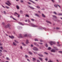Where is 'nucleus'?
I'll return each instance as SVG.
<instances>
[{"mask_svg":"<svg viewBox=\"0 0 62 62\" xmlns=\"http://www.w3.org/2000/svg\"><path fill=\"white\" fill-rule=\"evenodd\" d=\"M6 4L8 6H10V5H11V4L9 2V1H7V3L6 2Z\"/></svg>","mask_w":62,"mask_h":62,"instance_id":"f257e3e1","label":"nucleus"},{"mask_svg":"<svg viewBox=\"0 0 62 62\" xmlns=\"http://www.w3.org/2000/svg\"><path fill=\"white\" fill-rule=\"evenodd\" d=\"M31 25L32 26L34 27H38V26L35 25L34 24L32 23H31Z\"/></svg>","mask_w":62,"mask_h":62,"instance_id":"f03ea898","label":"nucleus"},{"mask_svg":"<svg viewBox=\"0 0 62 62\" xmlns=\"http://www.w3.org/2000/svg\"><path fill=\"white\" fill-rule=\"evenodd\" d=\"M33 49L34 51H39V49L36 47H34L33 48Z\"/></svg>","mask_w":62,"mask_h":62,"instance_id":"7ed1b4c3","label":"nucleus"},{"mask_svg":"<svg viewBox=\"0 0 62 62\" xmlns=\"http://www.w3.org/2000/svg\"><path fill=\"white\" fill-rule=\"evenodd\" d=\"M50 43L51 45H52L53 44H55V42L51 41L50 42Z\"/></svg>","mask_w":62,"mask_h":62,"instance_id":"20e7f679","label":"nucleus"},{"mask_svg":"<svg viewBox=\"0 0 62 62\" xmlns=\"http://www.w3.org/2000/svg\"><path fill=\"white\" fill-rule=\"evenodd\" d=\"M10 26H11V25L10 24H8L7 25H6V28H7L8 27H9Z\"/></svg>","mask_w":62,"mask_h":62,"instance_id":"39448f33","label":"nucleus"},{"mask_svg":"<svg viewBox=\"0 0 62 62\" xmlns=\"http://www.w3.org/2000/svg\"><path fill=\"white\" fill-rule=\"evenodd\" d=\"M15 14H17V15L18 16H17V17H18V18H19V17H20V15L19 14L17 13L16 12H15V13L14 14V15L16 16V15H15Z\"/></svg>","mask_w":62,"mask_h":62,"instance_id":"423d86ee","label":"nucleus"},{"mask_svg":"<svg viewBox=\"0 0 62 62\" xmlns=\"http://www.w3.org/2000/svg\"><path fill=\"white\" fill-rule=\"evenodd\" d=\"M34 44L35 45V46H37V47H39V45L38 44H37L36 42L34 43Z\"/></svg>","mask_w":62,"mask_h":62,"instance_id":"0eeeda50","label":"nucleus"},{"mask_svg":"<svg viewBox=\"0 0 62 62\" xmlns=\"http://www.w3.org/2000/svg\"><path fill=\"white\" fill-rule=\"evenodd\" d=\"M54 6L55 7V8L57 7V6H58V7H59V8H60V6H59L58 5L55 4V5H54Z\"/></svg>","mask_w":62,"mask_h":62,"instance_id":"6e6552de","label":"nucleus"},{"mask_svg":"<svg viewBox=\"0 0 62 62\" xmlns=\"http://www.w3.org/2000/svg\"><path fill=\"white\" fill-rule=\"evenodd\" d=\"M51 52H55V50L54 49H52L51 50Z\"/></svg>","mask_w":62,"mask_h":62,"instance_id":"1a4fd4ad","label":"nucleus"},{"mask_svg":"<svg viewBox=\"0 0 62 62\" xmlns=\"http://www.w3.org/2000/svg\"><path fill=\"white\" fill-rule=\"evenodd\" d=\"M9 38H11V39H13L14 38V36H9Z\"/></svg>","mask_w":62,"mask_h":62,"instance_id":"9d476101","label":"nucleus"},{"mask_svg":"<svg viewBox=\"0 0 62 62\" xmlns=\"http://www.w3.org/2000/svg\"><path fill=\"white\" fill-rule=\"evenodd\" d=\"M17 28L19 29H22V27H19V26H18L17 27Z\"/></svg>","mask_w":62,"mask_h":62,"instance_id":"9b49d317","label":"nucleus"},{"mask_svg":"<svg viewBox=\"0 0 62 62\" xmlns=\"http://www.w3.org/2000/svg\"><path fill=\"white\" fill-rule=\"evenodd\" d=\"M28 43H29V41L27 39L26 43V44H28Z\"/></svg>","mask_w":62,"mask_h":62,"instance_id":"f8f14e48","label":"nucleus"},{"mask_svg":"<svg viewBox=\"0 0 62 62\" xmlns=\"http://www.w3.org/2000/svg\"><path fill=\"white\" fill-rule=\"evenodd\" d=\"M39 55L40 56H41V57H43V55H42L40 54H39Z\"/></svg>","mask_w":62,"mask_h":62,"instance_id":"ddd939ff","label":"nucleus"},{"mask_svg":"<svg viewBox=\"0 0 62 62\" xmlns=\"http://www.w3.org/2000/svg\"><path fill=\"white\" fill-rule=\"evenodd\" d=\"M35 15L36 16H37V17H39V15L38 14H35Z\"/></svg>","mask_w":62,"mask_h":62,"instance_id":"4468645a","label":"nucleus"},{"mask_svg":"<svg viewBox=\"0 0 62 62\" xmlns=\"http://www.w3.org/2000/svg\"><path fill=\"white\" fill-rule=\"evenodd\" d=\"M13 45L15 46H16V45H17V44H16L15 42H13Z\"/></svg>","mask_w":62,"mask_h":62,"instance_id":"2eb2a0df","label":"nucleus"},{"mask_svg":"<svg viewBox=\"0 0 62 62\" xmlns=\"http://www.w3.org/2000/svg\"><path fill=\"white\" fill-rule=\"evenodd\" d=\"M18 23L19 24H20L21 25H24L22 23H21L20 22H19Z\"/></svg>","mask_w":62,"mask_h":62,"instance_id":"dca6fc26","label":"nucleus"},{"mask_svg":"<svg viewBox=\"0 0 62 62\" xmlns=\"http://www.w3.org/2000/svg\"><path fill=\"white\" fill-rule=\"evenodd\" d=\"M16 8L17 9H19V8H20L19 7V6H18L17 5L16 6Z\"/></svg>","mask_w":62,"mask_h":62,"instance_id":"f3484780","label":"nucleus"},{"mask_svg":"<svg viewBox=\"0 0 62 62\" xmlns=\"http://www.w3.org/2000/svg\"><path fill=\"white\" fill-rule=\"evenodd\" d=\"M53 48H54V49H55V50H57V49H56V47L53 46Z\"/></svg>","mask_w":62,"mask_h":62,"instance_id":"a211bd4d","label":"nucleus"},{"mask_svg":"<svg viewBox=\"0 0 62 62\" xmlns=\"http://www.w3.org/2000/svg\"><path fill=\"white\" fill-rule=\"evenodd\" d=\"M0 48L1 50H2L4 49V48L2 46H0Z\"/></svg>","mask_w":62,"mask_h":62,"instance_id":"6ab92c4d","label":"nucleus"},{"mask_svg":"<svg viewBox=\"0 0 62 62\" xmlns=\"http://www.w3.org/2000/svg\"><path fill=\"white\" fill-rule=\"evenodd\" d=\"M39 59H40V60H41V61H42V58L40 57H39Z\"/></svg>","mask_w":62,"mask_h":62,"instance_id":"aec40b11","label":"nucleus"},{"mask_svg":"<svg viewBox=\"0 0 62 62\" xmlns=\"http://www.w3.org/2000/svg\"><path fill=\"white\" fill-rule=\"evenodd\" d=\"M29 7L30 8H31V9H34V8H33L31 6H29Z\"/></svg>","mask_w":62,"mask_h":62,"instance_id":"412c9836","label":"nucleus"},{"mask_svg":"<svg viewBox=\"0 0 62 62\" xmlns=\"http://www.w3.org/2000/svg\"><path fill=\"white\" fill-rule=\"evenodd\" d=\"M28 53L29 54H32V53H31L30 51Z\"/></svg>","mask_w":62,"mask_h":62,"instance_id":"4be33fe9","label":"nucleus"},{"mask_svg":"<svg viewBox=\"0 0 62 62\" xmlns=\"http://www.w3.org/2000/svg\"><path fill=\"white\" fill-rule=\"evenodd\" d=\"M14 41H15V42H16L17 43H19V42L18 41H17L16 40H15Z\"/></svg>","mask_w":62,"mask_h":62,"instance_id":"5701e85b","label":"nucleus"},{"mask_svg":"<svg viewBox=\"0 0 62 62\" xmlns=\"http://www.w3.org/2000/svg\"><path fill=\"white\" fill-rule=\"evenodd\" d=\"M20 13L21 14H22L23 13V12L22 10H20Z\"/></svg>","mask_w":62,"mask_h":62,"instance_id":"b1692460","label":"nucleus"},{"mask_svg":"<svg viewBox=\"0 0 62 62\" xmlns=\"http://www.w3.org/2000/svg\"><path fill=\"white\" fill-rule=\"evenodd\" d=\"M58 14V15H62V13H59Z\"/></svg>","mask_w":62,"mask_h":62,"instance_id":"393cba45","label":"nucleus"},{"mask_svg":"<svg viewBox=\"0 0 62 62\" xmlns=\"http://www.w3.org/2000/svg\"><path fill=\"white\" fill-rule=\"evenodd\" d=\"M46 22H47L48 23H51V22H50L48 21H46Z\"/></svg>","mask_w":62,"mask_h":62,"instance_id":"a878e982","label":"nucleus"},{"mask_svg":"<svg viewBox=\"0 0 62 62\" xmlns=\"http://www.w3.org/2000/svg\"><path fill=\"white\" fill-rule=\"evenodd\" d=\"M23 24L24 25H29V24L26 23H24Z\"/></svg>","mask_w":62,"mask_h":62,"instance_id":"bb28decb","label":"nucleus"},{"mask_svg":"<svg viewBox=\"0 0 62 62\" xmlns=\"http://www.w3.org/2000/svg\"><path fill=\"white\" fill-rule=\"evenodd\" d=\"M18 38H23V37L22 36V35H21L19 37H18Z\"/></svg>","mask_w":62,"mask_h":62,"instance_id":"cd10ccee","label":"nucleus"},{"mask_svg":"<svg viewBox=\"0 0 62 62\" xmlns=\"http://www.w3.org/2000/svg\"><path fill=\"white\" fill-rule=\"evenodd\" d=\"M53 16L54 18H56V16Z\"/></svg>","mask_w":62,"mask_h":62,"instance_id":"c85d7f7f","label":"nucleus"},{"mask_svg":"<svg viewBox=\"0 0 62 62\" xmlns=\"http://www.w3.org/2000/svg\"><path fill=\"white\" fill-rule=\"evenodd\" d=\"M33 59L34 61L36 60V59L35 58H33Z\"/></svg>","mask_w":62,"mask_h":62,"instance_id":"c756f323","label":"nucleus"},{"mask_svg":"<svg viewBox=\"0 0 62 62\" xmlns=\"http://www.w3.org/2000/svg\"><path fill=\"white\" fill-rule=\"evenodd\" d=\"M20 48L22 50H23V47H22V46H21L20 47Z\"/></svg>","mask_w":62,"mask_h":62,"instance_id":"7c9ffc66","label":"nucleus"},{"mask_svg":"<svg viewBox=\"0 0 62 62\" xmlns=\"http://www.w3.org/2000/svg\"><path fill=\"white\" fill-rule=\"evenodd\" d=\"M35 41H38V39H35Z\"/></svg>","mask_w":62,"mask_h":62,"instance_id":"2f4dec72","label":"nucleus"},{"mask_svg":"<svg viewBox=\"0 0 62 62\" xmlns=\"http://www.w3.org/2000/svg\"><path fill=\"white\" fill-rule=\"evenodd\" d=\"M22 44L23 45V46H25V45L24 44V43H22Z\"/></svg>","mask_w":62,"mask_h":62,"instance_id":"473e14b6","label":"nucleus"},{"mask_svg":"<svg viewBox=\"0 0 62 62\" xmlns=\"http://www.w3.org/2000/svg\"><path fill=\"white\" fill-rule=\"evenodd\" d=\"M37 8H40V7H39L38 6H37Z\"/></svg>","mask_w":62,"mask_h":62,"instance_id":"72a5a7b5","label":"nucleus"},{"mask_svg":"<svg viewBox=\"0 0 62 62\" xmlns=\"http://www.w3.org/2000/svg\"><path fill=\"white\" fill-rule=\"evenodd\" d=\"M51 47H49L48 48V50H51Z\"/></svg>","mask_w":62,"mask_h":62,"instance_id":"f704fd0d","label":"nucleus"},{"mask_svg":"<svg viewBox=\"0 0 62 62\" xmlns=\"http://www.w3.org/2000/svg\"><path fill=\"white\" fill-rule=\"evenodd\" d=\"M31 21H32L33 22H34V19H31Z\"/></svg>","mask_w":62,"mask_h":62,"instance_id":"c9c22d12","label":"nucleus"},{"mask_svg":"<svg viewBox=\"0 0 62 62\" xmlns=\"http://www.w3.org/2000/svg\"><path fill=\"white\" fill-rule=\"evenodd\" d=\"M38 43L39 44H41V45H42L43 44L42 43Z\"/></svg>","mask_w":62,"mask_h":62,"instance_id":"e433bc0d","label":"nucleus"},{"mask_svg":"<svg viewBox=\"0 0 62 62\" xmlns=\"http://www.w3.org/2000/svg\"><path fill=\"white\" fill-rule=\"evenodd\" d=\"M3 51L4 52H7V50H4Z\"/></svg>","mask_w":62,"mask_h":62,"instance_id":"4c0bfd02","label":"nucleus"},{"mask_svg":"<svg viewBox=\"0 0 62 62\" xmlns=\"http://www.w3.org/2000/svg\"><path fill=\"white\" fill-rule=\"evenodd\" d=\"M42 16L43 17H45V16L43 14H42Z\"/></svg>","mask_w":62,"mask_h":62,"instance_id":"58836bf2","label":"nucleus"},{"mask_svg":"<svg viewBox=\"0 0 62 62\" xmlns=\"http://www.w3.org/2000/svg\"><path fill=\"white\" fill-rule=\"evenodd\" d=\"M5 7L7 8H9L7 6H5Z\"/></svg>","mask_w":62,"mask_h":62,"instance_id":"ea45409f","label":"nucleus"},{"mask_svg":"<svg viewBox=\"0 0 62 62\" xmlns=\"http://www.w3.org/2000/svg\"><path fill=\"white\" fill-rule=\"evenodd\" d=\"M26 17H29V16H28V15H26Z\"/></svg>","mask_w":62,"mask_h":62,"instance_id":"a19ab883","label":"nucleus"},{"mask_svg":"<svg viewBox=\"0 0 62 62\" xmlns=\"http://www.w3.org/2000/svg\"><path fill=\"white\" fill-rule=\"evenodd\" d=\"M25 57L26 58H27V57H28V56H27L26 55H25Z\"/></svg>","mask_w":62,"mask_h":62,"instance_id":"79ce46f5","label":"nucleus"},{"mask_svg":"<svg viewBox=\"0 0 62 62\" xmlns=\"http://www.w3.org/2000/svg\"><path fill=\"white\" fill-rule=\"evenodd\" d=\"M2 53L1 52H0V56H2Z\"/></svg>","mask_w":62,"mask_h":62,"instance_id":"37998d69","label":"nucleus"},{"mask_svg":"<svg viewBox=\"0 0 62 62\" xmlns=\"http://www.w3.org/2000/svg\"><path fill=\"white\" fill-rule=\"evenodd\" d=\"M27 60L29 61V62H30V61L29 59H27Z\"/></svg>","mask_w":62,"mask_h":62,"instance_id":"c03bdc74","label":"nucleus"},{"mask_svg":"<svg viewBox=\"0 0 62 62\" xmlns=\"http://www.w3.org/2000/svg\"><path fill=\"white\" fill-rule=\"evenodd\" d=\"M6 59H7V60H9V58L8 57L6 58Z\"/></svg>","mask_w":62,"mask_h":62,"instance_id":"a18cd8bd","label":"nucleus"},{"mask_svg":"<svg viewBox=\"0 0 62 62\" xmlns=\"http://www.w3.org/2000/svg\"><path fill=\"white\" fill-rule=\"evenodd\" d=\"M54 13V14H56V12H53Z\"/></svg>","mask_w":62,"mask_h":62,"instance_id":"49530a36","label":"nucleus"},{"mask_svg":"<svg viewBox=\"0 0 62 62\" xmlns=\"http://www.w3.org/2000/svg\"><path fill=\"white\" fill-rule=\"evenodd\" d=\"M45 46L46 47H48V45H47V44H46L45 45Z\"/></svg>","mask_w":62,"mask_h":62,"instance_id":"de8ad7c7","label":"nucleus"},{"mask_svg":"<svg viewBox=\"0 0 62 62\" xmlns=\"http://www.w3.org/2000/svg\"><path fill=\"white\" fill-rule=\"evenodd\" d=\"M30 1H31V2H32V3H35V2H33V1L31 0H30Z\"/></svg>","mask_w":62,"mask_h":62,"instance_id":"09e8293b","label":"nucleus"},{"mask_svg":"<svg viewBox=\"0 0 62 62\" xmlns=\"http://www.w3.org/2000/svg\"><path fill=\"white\" fill-rule=\"evenodd\" d=\"M59 52L60 53H62V51H59Z\"/></svg>","mask_w":62,"mask_h":62,"instance_id":"8fccbe9b","label":"nucleus"},{"mask_svg":"<svg viewBox=\"0 0 62 62\" xmlns=\"http://www.w3.org/2000/svg\"><path fill=\"white\" fill-rule=\"evenodd\" d=\"M44 54H48V53H46V52H45L44 53Z\"/></svg>","mask_w":62,"mask_h":62,"instance_id":"3c124183","label":"nucleus"},{"mask_svg":"<svg viewBox=\"0 0 62 62\" xmlns=\"http://www.w3.org/2000/svg\"><path fill=\"white\" fill-rule=\"evenodd\" d=\"M51 1H52V2H53H53H54V0H51Z\"/></svg>","mask_w":62,"mask_h":62,"instance_id":"603ef678","label":"nucleus"},{"mask_svg":"<svg viewBox=\"0 0 62 62\" xmlns=\"http://www.w3.org/2000/svg\"><path fill=\"white\" fill-rule=\"evenodd\" d=\"M40 42H42L43 41L42 40H40Z\"/></svg>","mask_w":62,"mask_h":62,"instance_id":"864d4df0","label":"nucleus"},{"mask_svg":"<svg viewBox=\"0 0 62 62\" xmlns=\"http://www.w3.org/2000/svg\"><path fill=\"white\" fill-rule=\"evenodd\" d=\"M28 21L29 22V23H30V21L29 20V19H28Z\"/></svg>","mask_w":62,"mask_h":62,"instance_id":"5fc2aeb1","label":"nucleus"},{"mask_svg":"<svg viewBox=\"0 0 62 62\" xmlns=\"http://www.w3.org/2000/svg\"><path fill=\"white\" fill-rule=\"evenodd\" d=\"M37 62H40V61L39 60H37Z\"/></svg>","mask_w":62,"mask_h":62,"instance_id":"6e6d98bb","label":"nucleus"},{"mask_svg":"<svg viewBox=\"0 0 62 62\" xmlns=\"http://www.w3.org/2000/svg\"><path fill=\"white\" fill-rule=\"evenodd\" d=\"M25 22H27V20H25Z\"/></svg>","mask_w":62,"mask_h":62,"instance_id":"4d7b16f0","label":"nucleus"},{"mask_svg":"<svg viewBox=\"0 0 62 62\" xmlns=\"http://www.w3.org/2000/svg\"><path fill=\"white\" fill-rule=\"evenodd\" d=\"M26 36H27V34H25V35H24V37H26Z\"/></svg>","mask_w":62,"mask_h":62,"instance_id":"13d9d810","label":"nucleus"},{"mask_svg":"<svg viewBox=\"0 0 62 62\" xmlns=\"http://www.w3.org/2000/svg\"><path fill=\"white\" fill-rule=\"evenodd\" d=\"M45 60L46 61H47V58L45 59Z\"/></svg>","mask_w":62,"mask_h":62,"instance_id":"bf43d9fd","label":"nucleus"},{"mask_svg":"<svg viewBox=\"0 0 62 62\" xmlns=\"http://www.w3.org/2000/svg\"><path fill=\"white\" fill-rule=\"evenodd\" d=\"M31 47H33V45H31Z\"/></svg>","mask_w":62,"mask_h":62,"instance_id":"052dcab7","label":"nucleus"},{"mask_svg":"<svg viewBox=\"0 0 62 62\" xmlns=\"http://www.w3.org/2000/svg\"><path fill=\"white\" fill-rule=\"evenodd\" d=\"M21 3H23V0H21Z\"/></svg>","mask_w":62,"mask_h":62,"instance_id":"680f3d73","label":"nucleus"},{"mask_svg":"<svg viewBox=\"0 0 62 62\" xmlns=\"http://www.w3.org/2000/svg\"><path fill=\"white\" fill-rule=\"evenodd\" d=\"M56 29H59V28H58V27H57L56 28Z\"/></svg>","mask_w":62,"mask_h":62,"instance_id":"e2e57ef3","label":"nucleus"},{"mask_svg":"<svg viewBox=\"0 0 62 62\" xmlns=\"http://www.w3.org/2000/svg\"><path fill=\"white\" fill-rule=\"evenodd\" d=\"M29 37H31V35H30L29 36Z\"/></svg>","mask_w":62,"mask_h":62,"instance_id":"0e129e2a","label":"nucleus"},{"mask_svg":"<svg viewBox=\"0 0 62 62\" xmlns=\"http://www.w3.org/2000/svg\"><path fill=\"white\" fill-rule=\"evenodd\" d=\"M48 62H52V61H48Z\"/></svg>","mask_w":62,"mask_h":62,"instance_id":"69168bd1","label":"nucleus"},{"mask_svg":"<svg viewBox=\"0 0 62 62\" xmlns=\"http://www.w3.org/2000/svg\"><path fill=\"white\" fill-rule=\"evenodd\" d=\"M28 4H31V3H30V2H28Z\"/></svg>","mask_w":62,"mask_h":62,"instance_id":"338daca9","label":"nucleus"},{"mask_svg":"<svg viewBox=\"0 0 62 62\" xmlns=\"http://www.w3.org/2000/svg\"><path fill=\"white\" fill-rule=\"evenodd\" d=\"M13 33H14V34H15V32H14Z\"/></svg>","mask_w":62,"mask_h":62,"instance_id":"774afa93","label":"nucleus"}]
</instances>
